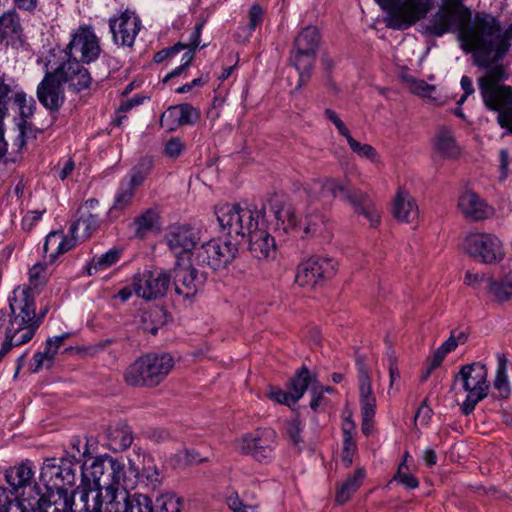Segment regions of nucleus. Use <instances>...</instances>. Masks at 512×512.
I'll list each match as a JSON object with an SVG mask.
<instances>
[{"mask_svg": "<svg viewBox=\"0 0 512 512\" xmlns=\"http://www.w3.org/2000/svg\"><path fill=\"white\" fill-rule=\"evenodd\" d=\"M463 0H450V27L455 26L461 48L471 53L477 66L488 68L502 61L512 47V23L506 28L490 13L472 12Z\"/></svg>", "mask_w": 512, "mask_h": 512, "instance_id": "f257e3e1", "label": "nucleus"}, {"mask_svg": "<svg viewBox=\"0 0 512 512\" xmlns=\"http://www.w3.org/2000/svg\"><path fill=\"white\" fill-rule=\"evenodd\" d=\"M38 292L26 285L17 286L8 298L9 311H0V329H7L31 340L38 330L35 299Z\"/></svg>", "mask_w": 512, "mask_h": 512, "instance_id": "f03ea898", "label": "nucleus"}, {"mask_svg": "<svg viewBox=\"0 0 512 512\" xmlns=\"http://www.w3.org/2000/svg\"><path fill=\"white\" fill-rule=\"evenodd\" d=\"M92 462L85 461L81 466L82 482L93 486L97 491H105L106 503L118 498L119 487L125 480V465L110 455L89 457Z\"/></svg>", "mask_w": 512, "mask_h": 512, "instance_id": "7ed1b4c3", "label": "nucleus"}, {"mask_svg": "<svg viewBox=\"0 0 512 512\" xmlns=\"http://www.w3.org/2000/svg\"><path fill=\"white\" fill-rule=\"evenodd\" d=\"M306 191L312 200L340 198L350 204L357 214L363 215L371 227L380 223V214L369 195L359 189H349L336 179L313 180Z\"/></svg>", "mask_w": 512, "mask_h": 512, "instance_id": "20e7f679", "label": "nucleus"}, {"mask_svg": "<svg viewBox=\"0 0 512 512\" xmlns=\"http://www.w3.org/2000/svg\"><path fill=\"white\" fill-rule=\"evenodd\" d=\"M215 215L226 236L240 244L255 227H263L265 209L240 203H225L215 207Z\"/></svg>", "mask_w": 512, "mask_h": 512, "instance_id": "39448f33", "label": "nucleus"}, {"mask_svg": "<svg viewBox=\"0 0 512 512\" xmlns=\"http://www.w3.org/2000/svg\"><path fill=\"white\" fill-rule=\"evenodd\" d=\"M79 439L72 443V450L76 449L78 456L73 451L70 457L48 458L44 461L40 472V483L43 485L42 493H59L69 495L68 489L73 487L77 479V467L82 461L81 457L89 454L88 447L81 454Z\"/></svg>", "mask_w": 512, "mask_h": 512, "instance_id": "423d86ee", "label": "nucleus"}, {"mask_svg": "<svg viewBox=\"0 0 512 512\" xmlns=\"http://www.w3.org/2000/svg\"><path fill=\"white\" fill-rule=\"evenodd\" d=\"M175 366L168 352H150L138 357L124 372V380L132 387L154 388L160 385Z\"/></svg>", "mask_w": 512, "mask_h": 512, "instance_id": "0eeeda50", "label": "nucleus"}, {"mask_svg": "<svg viewBox=\"0 0 512 512\" xmlns=\"http://www.w3.org/2000/svg\"><path fill=\"white\" fill-rule=\"evenodd\" d=\"M452 387L467 393L461 410L464 415L472 413L476 405L488 396V369L481 362L462 365L454 375Z\"/></svg>", "mask_w": 512, "mask_h": 512, "instance_id": "6e6552de", "label": "nucleus"}, {"mask_svg": "<svg viewBox=\"0 0 512 512\" xmlns=\"http://www.w3.org/2000/svg\"><path fill=\"white\" fill-rule=\"evenodd\" d=\"M320 45V34L315 26L303 28L295 37L290 51L289 63L299 75L297 89L306 85L312 76L316 54Z\"/></svg>", "mask_w": 512, "mask_h": 512, "instance_id": "1a4fd4ad", "label": "nucleus"}, {"mask_svg": "<svg viewBox=\"0 0 512 512\" xmlns=\"http://www.w3.org/2000/svg\"><path fill=\"white\" fill-rule=\"evenodd\" d=\"M386 13L384 23L393 30H406L426 17L435 0H375Z\"/></svg>", "mask_w": 512, "mask_h": 512, "instance_id": "9d476101", "label": "nucleus"}, {"mask_svg": "<svg viewBox=\"0 0 512 512\" xmlns=\"http://www.w3.org/2000/svg\"><path fill=\"white\" fill-rule=\"evenodd\" d=\"M503 78V68L496 67L478 79L484 105L497 113L512 106V86L501 83Z\"/></svg>", "mask_w": 512, "mask_h": 512, "instance_id": "9b49d317", "label": "nucleus"}, {"mask_svg": "<svg viewBox=\"0 0 512 512\" xmlns=\"http://www.w3.org/2000/svg\"><path fill=\"white\" fill-rule=\"evenodd\" d=\"M239 245V242L230 238L212 239L197 249L196 262L198 265H206L214 271L225 269L237 257Z\"/></svg>", "mask_w": 512, "mask_h": 512, "instance_id": "f8f14e48", "label": "nucleus"}, {"mask_svg": "<svg viewBox=\"0 0 512 512\" xmlns=\"http://www.w3.org/2000/svg\"><path fill=\"white\" fill-rule=\"evenodd\" d=\"M463 248L471 257L485 264L498 263L505 255L501 240L492 233H469L464 238Z\"/></svg>", "mask_w": 512, "mask_h": 512, "instance_id": "ddd939ff", "label": "nucleus"}, {"mask_svg": "<svg viewBox=\"0 0 512 512\" xmlns=\"http://www.w3.org/2000/svg\"><path fill=\"white\" fill-rule=\"evenodd\" d=\"M65 58H77V61L90 64L96 61L101 53L99 39L89 25H80L71 34V39L62 50Z\"/></svg>", "mask_w": 512, "mask_h": 512, "instance_id": "4468645a", "label": "nucleus"}, {"mask_svg": "<svg viewBox=\"0 0 512 512\" xmlns=\"http://www.w3.org/2000/svg\"><path fill=\"white\" fill-rule=\"evenodd\" d=\"M11 103L18 107L21 117H31L36 110L35 99L32 96L27 97L15 80L3 73L0 75V125H3Z\"/></svg>", "mask_w": 512, "mask_h": 512, "instance_id": "2eb2a0df", "label": "nucleus"}, {"mask_svg": "<svg viewBox=\"0 0 512 512\" xmlns=\"http://www.w3.org/2000/svg\"><path fill=\"white\" fill-rule=\"evenodd\" d=\"M336 274V262L330 258L312 256L297 266L295 282L301 287L315 288Z\"/></svg>", "mask_w": 512, "mask_h": 512, "instance_id": "dca6fc26", "label": "nucleus"}, {"mask_svg": "<svg viewBox=\"0 0 512 512\" xmlns=\"http://www.w3.org/2000/svg\"><path fill=\"white\" fill-rule=\"evenodd\" d=\"M171 275L162 270H143L133 276V288L137 297L147 301L165 296Z\"/></svg>", "mask_w": 512, "mask_h": 512, "instance_id": "f3484780", "label": "nucleus"}, {"mask_svg": "<svg viewBox=\"0 0 512 512\" xmlns=\"http://www.w3.org/2000/svg\"><path fill=\"white\" fill-rule=\"evenodd\" d=\"M277 434L272 428L257 429L240 440L239 448L243 454L250 455L258 462H268L274 457Z\"/></svg>", "mask_w": 512, "mask_h": 512, "instance_id": "a211bd4d", "label": "nucleus"}, {"mask_svg": "<svg viewBox=\"0 0 512 512\" xmlns=\"http://www.w3.org/2000/svg\"><path fill=\"white\" fill-rule=\"evenodd\" d=\"M85 63L77 61V58H65L52 71L61 81L66 84L68 89L76 94L90 91L93 85V79Z\"/></svg>", "mask_w": 512, "mask_h": 512, "instance_id": "6ab92c4d", "label": "nucleus"}, {"mask_svg": "<svg viewBox=\"0 0 512 512\" xmlns=\"http://www.w3.org/2000/svg\"><path fill=\"white\" fill-rule=\"evenodd\" d=\"M169 274L173 279L175 293L185 300L193 299L207 281L205 272H199L192 265H183L179 261Z\"/></svg>", "mask_w": 512, "mask_h": 512, "instance_id": "aec40b11", "label": "nucleus"}, {"mask_svg": "<svg viewBox=\"0 0 512 512\" xmlns=\"http://www.w3.org/2000/svg\"><path fill=\"white\" fill-rule=\"evenodd\" d=\"M61 81L53 71H47L36 89L37 99L52 116L58 113L65 102Z\"/></svg>", "mask_w": 512, "mask_h": 512, "instance_id": "412c9836", "label": "nucleus"}, {"mask_svg": "<svg viewBox=\"0 0 512 512\" xmlns=\"http://www.w3.org/2000/svg\"><path fill=\"white\" fill-rule=\"evenodd\" d=\"M200 239V231L188 224L171 225L165 233L167 246L175 255L190 253Z\"/></svg>", "mask_w": 512, "mask_h": 512, "instance_id": "4be33fe9", "label": "nucleus"}, {"mask_svg": "<svg viewBox=\"0 0 512 512\" xmlns=\"http://www.w3.org/2000/svg\"><path fill=\"white\" fill-rule=\"evenodd\" d=\"M109 28L115 44L132 47L141 28L139 17L125 10L118 18L109 19Z\"/></svg>", "mask_w": 512, "mask_h": 512, "instance_id": "5701e85b", "label": "nucleus"}, {"mask_svg": "<svg viewBox=\"0 0 512 512\" xmlns=\"http://www.w3.org/2000/svg\"><path fill=\"white\" fill-rule=\"evenodd\" d=\"M5 478L13 493L20 494L27 504L33 501L34 488L40 485L32 481L34 471L29 461L8 469Z\"/></svg>", "mask_w": 512, "mask_h": 512, "instance_id": "b1692460", "label": "nucleus"}, {"mask_svg": "<svg viewBox=\"0 0 512 512\" xmlns=\"http://www.w3.org/2000/svg\"><path fill=\"white\" fill-rule=\"evenodd\" d=\"M34 499L28 506L31 508V512H73V503L69 495H61L55 493H42L41 486H35Z\"/></svg>", "mask_w": 512, "mask_h": 512, "instance_id": "393cba45", "label": "nucleus"}, {"mask_svg": "<svg viewBox=\"0 0 512 512\" xmlns=\"http://www.w3.org/2000/svg\"><path fill=\"white\" fill-rule=\"evenodd\" d=\"M69 496L73 503V512H102V506L106 503L100 491L83 482Z\"/></svg>", "mask_w": 512, "mask_h": 512, "instance_id": "a878e982", "label": "nucleus"}, {"mask_svg": "<svg viewBox=\"0 0 512 512\" xmlns=\"http://www.w3.org/2000/svg\"><path fill=\"white\" fill-rule=\"evenodd\" d=\"M356 368L358 373L361 414L370 416L372 411H376V398L373 394L369 368L364 356L358 355L356 357Z\"/></svg>", "mask_w": 512, "mask_h": 512, "instance_id": "bb28decb", "label": "nucleus"}, {"mask_svg": "<svg viewBox=\"0 0 512 512\" xmlns=\"http://www.w3.org/2000/svg\"><path fill=\"white\" fill-rule=\"evenodd\" d=\"M458 206L465 217L473 221H484L495 214V209L473 191L463 193Z\"/></svg>", "mask_w": 512, "mask_h": 512, "instance_id": "cd10ccee", "label": "nucleus"}, {"mask_svg": "<svg viewBox=\"0 0 512 512\" xmlns=\"http://www.w3.org/2000/svg\"><path fill=\"white\" fill-rule=\"evenodd\" d=\"M267 229V220L264 218L263 227H255L246 237L249 243L248 249L254 258L266 259L275 254V240Z\"/></svg>", "mask_w": 512, "mask_h": 512, "instance_id": "c85d7f7f", "label": "nucleus"}, {"mask_svg": "<svg viewBox=\"0 0 512 512\" xmlns=\"http://www.w3.org/2000/svg\"><path fill=\"white\" fill-rule=\"evenodd\" d=\"M77 237L65 235L62 231H52L46 238L43 245L44 258L53 263L59 255L71 250L76 245Z\"/></svg>", "mask_w": 512, "mask_h": 512, "instance_id": "c756f323", "label": "nucleus"}, {"mask_svg": "<svg viewBox=\"0 0 512 512\" xmlns=\"http://www.w3.org/2000/svg\"><path fill=\"white\" fill-rule=\"evenodd\" d=\"M117 512H154L151 498L141 493H129L126 489L115 501L107 503Z\"/></svg>", "mask_w": 512, "mask_h": 512, "instance_id": "7c9ffc66", "label": "nucleus"}, {"mask_svg": "<svg viewBox=\"0 0 512 512\" xmlns=\"http://www.w3.org/2000/svg\"><path fill=\"white\" fill-rule=\"evenodd\" d=\"M168 114L163 113L160 117V125L163 127L164 119L171 118L175 126H170L169 131L178 126L194 125L200 118V110L195 108L189 103H181L178 105L170 106L167 110Z\"/></svg>", "mask_w": 512, "mask_h": 512, "instance_id": "2f4dec72", "label": "nucleus"}, {"mask_svg": "<svg viewBox=\"0 0 512 512\" xmlns=\"http://www.w3.org/2000/svg\"><path fill=\"white\" fill-rule=\"evenodd\" d=\"M106 437L109 448L114 452H123L130 448L134 441L131 427L125 422H119L107 429Z\"/></svg>", "mask_w": 512, "mask_h": 512, "instance_id": "473e14b6", "label": "nucleus"}, {"mask_svg": "<svg viewBox=\"0 0 512 512\" xmlns=\"http://www.w3.org/2000/svg\"><path fill=\"white\" fill-rule=\"evenodd\" d=\"M22 26L20 17L15 9L8 10L0 16V42L13 45L20 39Z\"/></svg>", "mask_w": 512, "mask_h": 512, "instance_id": "72a5a7b5", "label": "nucleus"}, {"mask_svg": "<svg viewBox=\"0 0 512 512\" xmlns=\"http://www.w3.org/2000/svg\"><path fill=\"white\" fill-rule=\"evenodd\" d=\"M393 215L402 222H413L418 218V207L408 192L399 190L393 204Z\"/></svg>", "mask_w": 512, "mask_h": 512, "instance_id": "f704fd0d", "label": "nucleus"}, {"mask_svg": "<svg viewBox=\"0 0 512 512\" xmlns=\"http://www.w3.org/2000/svg\"><path fill=\"white\" fill-rule=\"evenodd\" d=\"M0 125V160L15 163L22 159L27 142L18 132L9 144L4 138V128Z\"/></svg>", "mask_w": 512, "mask_h": 512, "instance_id": "c9c22d12", "label": "nucleus"}, {"mask_svg": "<svg viewBox=\"0 0 512 512\" xmlns=\"http://www.w3.org/2000/svg\"><path fill=\"white\" fill-rule=\"evenodd\" d=\"M365 478V470L358 468L353 474L349 475L347 479L340 485L337 490L335 500L339 504H344L350 497L361 487Z\"/></svg>", "mask_w": 512, "mask_h": 512, "instance_id": "e433bc0d", "label": "nucleus"}, {"mask_svg": "<svg viewBox=\"0 0 512 512\" xmlns=\"http://www.w3.org/2000/svg\"><path fill=\"white\" fill-rule=\"evenodd\" d=\"M122 253V248H111L99 256H94L86 266L87 274L91 276L98 271L110 268L120 260Z\"/></svg>", "mask_w": 512, "mask_h": 512, "instance_id": "4c0bfd02", "label": "nucleus"}, {"mask_svg": "<svg viewBox=\"0 0 512 512\" xmlns=\"http://www.w3.org/2000/svg\"><path fill=\"white\" fill-rule=\"evenodd\" d=\"M425 31L432 36H442L448 32V0H441L439 10L428 21Z\"/></svg>", "mask_w": 512, "mask_h": 512, "instance_id": "58836bf2", "label": "nucleus"}, {"mask_svg": "<svg viewBox=\"0 0 512 512\" xmlns=\"http://www.w3.org/2000/svg\"><path fill=\"white\" fill-rule=\"evenodd\" d=\"M136 189L137 188L122 180L116 191L113 205L111 206L108 214L112 217L114 213L128 208L133 202Z\"/></svg>", "mask_w": 512, "mask_h": 512, "instance_id": "ea45409f", "label": "nucleus"}, {"mask_svg": "<svg viewBox=\"0 0 512 512\" xmlns=\"http://www.w3.org/2000/svg\"><path fill=\"white\" fill-rule=\"evenodd\" d=\"M400 79L411 93L421 97L432 98V93L436 90L434 85H430L424 80L414 77L408 71H402L400 73Z\"/></svg>", "mask_w": 512, "mask_h": 512, "instance_id": "a19ab883", "label": "nucleus"}, {"mask_svg": "<svg viewBox=\"0 0 512 512\" xmlns=\"http://www.w3.org/2000/svg\"><path fill=\"white\" fill-rule=\"evenodd\" d=\"M494 388L501 398H508L511 393L510 383L507 374V359L504 355L497 356V370L494 379Z\"/></svg>", "mask_w": 512, "mask_h": 512, "instance_id": "79ce46f5", "label": "nucleus"}, {"mask_svg": "<svg viewBox=\"0 0 512 512\" xmlns=\"http://www.w3.org/2000/svg\"><path fill=\"white\" fill-rule=\"evenodd\" d=\"M153 168V160L150 157H142L138 163L131 169L128 177L123 180L133 187L137 188L143 184Z\"/></svg>", "mask_w": 512, "mask_h": 512, "instance_id": "37998d69", "label": "nucleus"}, {"mask_svg": "<svg viewBox=\"0 0 512 512\" xmlns=\"http://www.w3.org/2000/svg\"><path fill=\"white\" fill-rule=\"evenodd\" d=\"M159 218V213L156 209H146L143 213L134 218L135 234L139 237H144L158 225Z\"/></svg>", "mask_w": 512, "mask_h": 512, "instance_id": "c03bdc74", "label": "nucleus"}, {"mask_svg": "<svg viewBox=\"0 0 512 512\" xmlns=\"http://www.w3.org/2000/svg\"><path fill=\"white\" fill-rule=\"evenodd\" d=\"M25 502L20 494H15L12 490L0 487V512H27Z\"/></svg>", "mask_w": 512, "mask_h": 512, "instance_id": "a18cd8bd", "label": "nucleus"}, {"mask_svg": "<svg viewBox=\"0 0 512 512\" xmlns=\"http://www.w3.org/2000/svg\"><path fill=\"white\" fill-rule=\"evenodd\" d=\"M310 383V372L308 368L303 365L297 370L295 376L290 380V390L293 394V402H297L303 396Z\"/></svg>", "mask_w": 512, "mask_h": 512, "instance_id": "49530a36", "label": "nucleus"}, {"mask_svg": "<svg viewBox=\"0 0 512 512\" xmlns=\"http://www.w3.org/2000/svg\"><path fill=\"white\" fill-rule=\"evenodd\" d=\"M101 224V218L96 213L88 212L87 214L82 213L80 218L74 221L69 227V234L76 236L80 226L84 227V234L89 237L94 231H96Z\"/></svg>", "mask_w": 512, "mask_h": 512, "instance_id": "de8ad7c7", "label": "nucleus"}, {"mask_svg": "<svg viewBox=\"0 0 512 512\" xmlns=\"http://www.w3.org/2000/svg\"><path fill=\"white\" fill-rule=\"evenodd\" d=\"M141 477L146 479L147 485L153 490L158 488L161 484L160 471L155 465L151 455H142Z\"/></svg>", "mask_w": 512, "mask_h": 512, "instance_id": "09e8293b", "label": "nucleus"}, {"mask_svg": "<svg viewBox=\"0 0 512 512\" xmlns=\"http://www.w3.org/2000/svg\"><path fill=\"white\" fill-rule=\"evenodd\" d=\"M447 354L448 339L443 341L441 346L434 352L433 356L427 359L424 370L420 376V382L423 383L427 381L432 372L442 364Z\"/></svg>", "mask_w": 512, "mask_h": 512, "instance_id": "8fccbe9b", "label": "nucleus"}, {"mask_svg": "<svg viewBox=\"0 0 512 512\" xmlns=\"http://www.w3.org/2000/svg\"><path fill=\"white\" fill-rule=\"evenodd\" d=\"M30 117H21L17 122V132L23 136L26 142L32 139H36L38 134L44 132L46 128L51 126L57 119L56 116H52L49 123L46 127H36L31 121H29Z\"/></svg>", "mask_w": 512, "mask_h": 512, "instance_id": "3c124183", "label": "nucleus"}, {"mask_svg": "<svg viewBox=\"0 0 512 512\" xmlns=\"http://www.w3.org/2000/svg\"><path fill=\"white\" fill-rule=\"evenodd\" d=\"M432 156L435 161L448 158V128L441 126L432 140Z\"/></svg>", "mask_w": 512, "mask_h": 512, "instance_id": "603ef678", "label": "nucleus"}, {"mask_svg": "<svg viewBox=\"0 0 512 512\" xmlns=\"http://www.w3.org/2000/svg\"><path fill=\"white\" fill-rule=\"evenodd\" d=\"M487 289L498 301L508 300L512 296V273H509L501 282L488 279Z\"/></svg>", "mask_w": 512, "mask_h": 512, "instance_id": "864d4df0", "label": "nucleus"}, {"mask_svg": "<svg viewBox=\"0 0 512 512\" xmlns=\"http://www.w3.org/2000/svg\"><path fill=\"white\" fill-rule=\"evenodd\" d=\"M274 216L277 222L281 223L283 230L288 231L300 228V220H298L294 209L291 206L274 208Z\"/></svg>", "mask_w": 512, "mask_h": 512, "instance_id": "5fc2aeb1", "label": "nucleus"}, {"mask_svg": "<svg viewBox=\"0 0 512 512\" xmlns=\"http://www.w3.org/2000/svg\"><path fill=\"white\" fill-rule=\"evenodd\" d=\"M163 317L164 313L159 309L144 312L141 316L142 329L145 332L156 335L159 328L164 324Z\"/></svg>", "mask_w": 512, "mask_h": 512, "instance_id": "6e6d98bb", "label": "nucleus"}, {"mask_svg": "<svg viewBox=\"0 0 512 512\" xmlns=\"http://www.w3.org/2000/svg\"><path fill=\"white\" fill-rule=\"evenodd\" d=\"M4 330L5 339L1 344L0 348V362L3 361L5 356L12 350L13 347H19L28 343L30 340L26 338V336H21L17 333H13L12 331L7 329Z\"/></svg>", "mask_w": 512, "mask_h": 512, "instance_id": "4d7b16f0", "label": "nucleus"}, {"mask_svg": "<svg viewBox=\"0 0 512 512\" xmlns=\"http://www.w3.org/2000/svg\"><path fill=\"white\" fill-rule=\"evenodd\" d=\"M324 224V218L318 213H312L300 220V228L303 229L305 236L314 235Z\"/></svg>", "mask_w": 512, "mask_h": 512, "instance_id": "13d9d810", "label": "nucleus"}, {"mask_svg": "<svg viewBox=\"0 0 512 512\" xmlns=\"http://www.w3.org/2000/svg\"><path fill=\"white\" fill-rule=\"evenodd\" d=\"M350 142L348 143L351 150L356 153L359 157L367 158L372 162H377L379 159V155L376 149L370 144H362L355 140L354 138H350Z\"/></svg>", "mask_w": 512, "mask_h": 512, "instance_id": "bf43d9fd", "label": "nucleus"}, {"mask_svg": "<svg viewBox=\"0 0 512 512\" xmlns=\"http://www.w3.org/2000/svg\"><path fill=\"white\" fill-rule=\"evenodd\" d=\"M264 15H265V10L260 4L254 3L250 7V9L248 11L249 22L247 25V30H248L249 35H251L255 31V29L263 23Z\"/></svg>", "mask_w": 512, "mask_h": 512, "instance_id": "052dcab7", "label": "nucleus"}, {"mask_svg": "<svg viewBox=\"0 0 512 512\" xmlns=\"http://www.w3.org/2000/svg\"><path fill=\"white\" fill-rule=\"evenodd\" d=\"M159 512H180L182 502L176 495H163L157 499Z\"/></svg>", "mask_w": 512, "mask_h": 512, "instance_id": "680f3d73", "label": "nucleus"}, {"mask_svg": "<svg viewBox=\"0 0 512 512\" xmlns=\"http://www.w3.org/2000/svg\"><path fill=\"white\" fill-rule=\"evenodd\" d=\"M185 150V144L178 137L170 138L164 147V154L172 159L178 158Z\"/></svg>", "mask_w": 512, "mask_h": 512, "instance_id": "e2e57ef3", "label": "nucleus"}, {"mask_svg": "<svg viewBox=\"0 0 512 512\" xmlns=\"http://www.w3.org/2000/svg\"><path fill=\"white\" fill-rule=\"evenodd\" d=\"M357 450L356 442L353 437L343 438L342 462L345 467H349L353 462V455Z\"/></svg>", "mask_w": 512, "mask_h": 512, "instance_id": "0e129e2a", "label": "nucleus"}, {"mask_svg": "<svg viewBox=\"0 0 512 512\" xmlns=\"http://www.w3.org/2000/svg\"><path fill=\"white\" fill-rule=\"evenodd\" d=\"M187 46L188 45L179 42L172 47L164 48L154 54L153 60L156 63H161L166 59L178 54L180 51L187 48Z\"/></svg>", "mask_w": 512, "mask_h": 512, "instance_id": "69168bd1", "label": "nucleus"}, {"mask_svg": "<svg viewBox=\"0 0 512 512\" xmlns=\"http://www.w3.org/2000/svg\"><path fill=\"white\" fill-rule=\"evenodd\" d=\"M431 416L432 409L427 405L426 400H424L416 411L414 416V423L415 425L420 423V425L425 426L428 424Z\"/></svg>", "mask_w": 512, "mask_h": 512, "instance_id": "338daca9", "label": "nucleus"}, {"mask_svg": "<svg viewBox=\"0 0 512 512\" xmlns=\"http://www.w3.org/2000/svg\"><path fill=\"white\" fill-rule=\"evenodd\" d=\"M499 126L512 135V106L500 111L497 115Z\"/></svg>", "mask_w": 512, "mask_h": 512, "instance_id": "774afa93", "label": "nucleus"}]
</instances>
